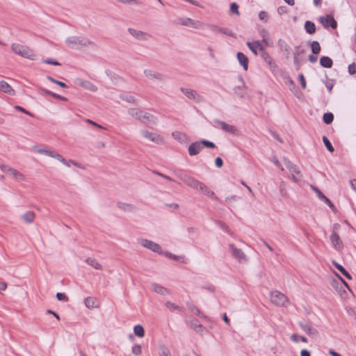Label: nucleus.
I'll use <instances>...</instances> for the list:
<instances>
[{"label": "nucleus", "instance_id": "obj_27", "mask_svg": "<svg viewBox=\"0 0 356 356\" xmlns=\"http://www.w3.org/2000/svg\"><path fill=\"white\" fill-rule=\"evenodd\" d=\"M189 326L197 333H202L205 330V327L197 320L190 322Z\"/></svg>", "mask_w": 356, "mask_h": 356}, {"label": "nucleus", "instance_id": "obj_34", "mask_svg": "<svg viewBox=\"0 0 356 356\" xmlns=\"http://www.w3.org/2000/svg\"><path fill=\"white\" fill-rule=\"evenodd\" d=\"M315 191L320 200L323 201L326 204H327L330 208L334 207L332 202L318 188H315Z\"/></svg>", "mask_w": 356, "mask_h": 356}, {"label": "nucleus", "instance_id": "obj_18", "mask_svg": "<svg viewBox=\"0 0 356 356\" xmlns=\"http://www.w3.org/2000/svg\"><path fill=\"white\" fill-rule=\"evenodd\" d=\"M277 44L280 50L285 54L286 57L289 58L291 49L287 42L282 39H279Z\"/></svg>", "mask_w": 356, "mask_h": 356}, {"label": "nucleus", "instance_id": "obj_53", "mask_svg": "<svg viewBox=\"0 0 356 356\" xmlns=\"http://www.w3.org/2000/svg\"><path fill=\"white\" fill-rule=\"evenodd\" d=\"M118 207L124 211H131L133 209V207L131 204L125 203H119Z\"/></svg>", "mask_w": 356, "mask_h": 356}, {"label": "nucleus", "instance_id": "obj_61", "mask_svg": "<svg viewBox=\"0 0 356 356\" xmlns=\"http://www.w3.org/2000/svg\"><path fill=\"white\" fill-rule=\"evenodd\" d=\"M238 80L242 83V86H241L236 87L234 88V91H235L236 93H238L237 90H241L243 88H244L245 86V82H244L243 79V77L241 76H238Z\"/></svg>", "mask_w": 356, "mask_h": 356}, {"label": "nucleus", "instance_id": "obj_16", "mask_svg": "<svg viewBox=\"0 0 356 356\" xmlns=\"http://www.w3.org/2000/svg\"><path fill=\"white\" fill-rule=\"evenodd\" d=\"M182 181H184L188 186L193 188L195 189H198L202 182L188 176L187 175H184V177L182 178Z\"/></svg>", "mask_w": 356, "mask_h": 356}, {"label": "nucleus", "instance_id": "obj_32", "mask_svg": "<svg viewBox=\"0 0 356 356\" xmlns=\"http://www.w3.org/2000/svg\"><path fill=\"white\" fill-rule=\"evenodd\" d=\"M212 31L225 34L228 36H231V37L234 36L233 31L227 28H220V27H218L216 26H213L212 28Z\"/></svg>", "mask_w": 356, "mask_h": 356}, {"label": "nucleus", "instance_id": "obj_24", "mask_svg": "<svg viewBox=\"0 0 356 356\" xmlns=\"http://www.w3.org/2000/svg\"><path fill=\"white\" fill-rule=\"evenodd\" d=\"M144 73L145 76L150 79H158V80H163V75L160 73H156L151 70H145Z\"/></svg>", "mask_w": 356, "mask_h": 356}, {"label": "nucleus", "instance_id": "obj_26", "mask_svg": "<svg viewBox=\"0 0 356 356\" xmlns=\"http://www.w3.org/2000/svg\"><path fill=\"white\" fill-rule=\"evenodd\" d=\"M301 328L309 335L310 336H315L317 334L318 332L317 330L314 328L311 325L306 323H300Z\"/></svg>", "mask_w": 356, "mask_h": 356}, {"label": "nucleus", "instance_id": "obj_13", "mask_svg": "<svg viewBox=\"0 0 356 356\" xmlns=\"http://www.w3.org/2000/svg\"><path fill=\"white\" fill-rule=\"evenodd\" d=\"M1 168L2 169L3 171H4L5 172H7L8 175L13 176L17 180L21 181V180L24 179V176L22 173H21L20 172H19L15 169L10 168L9 166L2 165V166H1Z\"/></svg>", "mask_w": 356, "mask_h": 356}, {"label": "nucleus", "instance_id": "obj_43", "mask_svg": "<svg viewBox=\"0 0 356 356\" xmlns=\"http://www.w3.org/2000/svg\"><path fill=\"white\" fill-rule=\"evenodd\" d=\"M291 340L295 343L299 342V341H301L304 343L307 342V339L303 336H298L297 334H293L291 336Z\"/></svg>", "mask_w": 356, "mask_h": 356}, {"label": "nucleus", "instance_id": "obj_56", "mask_svg": "<svg viewBox=\"0 0 356 356\" xmlns=\"http://www.w3.org/2000/svg\"><path fill=\"white\" fill-rule=\"evenodd\" d=\"M201 143H202V146L208 147V148H214L215 144L212 142L208 141V140H201Z\"/></svg>", "mask_w": 356, "mask_h": 356}, {"label": "nucleus", "instance_id": "obj_39", "mask_svg": "<svg viewBox=\"0 0 356 356\" xmlns=\"http://www.w3.org/2000/svg\"><path fill=\"white\" fill-rule=\"evenodd\" d=\"M134 334L138 337H143L145 336V330L143 326L137 325L134 327Z\"/></svg>", "mask_w": 356, "mask_h": 356}, {"label": "nucleus", "instance_id": "obj_51", "mask_svg": "<svg viewBox=\"0 0 356 356\" xmlns=\"http://www.w3.org/2000/svg\"><path fill=\"white\" fill-rule=\"evenodd\" d=\"M348 72L350 75L356 74V63H353L348 66Z\"/></svg>", "mask_w": 356, "mask_h": 356}, {"label": "nucleus", "instance_id": "obj_7", "mask_svg": "<svg viewBox=\"0 0 356 356\" xmlns=\"http://www.w3.org/2000/svg\"><path fill=\"white\" fill-rule=\"evenodd\" d=\"M284 163L286 167L289 169L291 174L292 179L295 182L299 181L300 179V171L296 165L292 163L290 161L284 159Z\"/></svg>", "mask_w": 356, "mask_h": 356}, {"label": "nucleus", "instance_id": "obj_11", "mask_svg": "<svg viewBox=\"0 0 356 356\" xmlns=\"http://www.w3.org/2000/svg\"><path fill=\"white\" fill-rule=\"evenodd\" d=\"M180 90L190 99H193L196 102H201L203 100L202 96L195 90L186 88H181Z\"/></svg>", "mask_w": 356, "mask_h": 356}, {"label": "nucleus", "instance_id": "obj_42", "mask_svg": "<svg viewBox=\"0 0 356 356\" xmlns=\"http://www.w3.org/2000/svg\"><path fill=\"white\" fill-rule=\"evenodd\" d=\"M334 120V115L332 113H325L323 116V120L326 124H329L332 122Z\"/></svg>", "mask_w": 356, "mask_h": 356}, {"label": "nucleus", "instance_id": "obj_21", "mask_svg": "<svg viewBox=\"0 0 356 356\" xmlns=\"http://www.w3.org/2000/svg\"><path fill=\"white\" fill-rule=\"evenodd\" d=\"M236 58L241 64V65L243 67L245 70H247L248 68V57L242 52H238L236 54Z\"/></svg>", "mask_w": 356, "mask_h": 356}, {"label": "nucleus", "instance_id": "obj_55", "mask_svg": "<svg viewBox=\"0 0 356 356\" xmlns=\"http://www.w3.org/2000/svg\"><path fill=\"white\" fill-rule=\"evenodd\" d=\"M293 62L294 65L296 66V70H298L300 67V63L298 58V53L293 54Z\"/></svg>", "mask_w": 356, "mask_h": 356}, {"label": "nucleus", "instance_id": "obj_5", "mask_svg": "<svg viewBox=\"0 0 356 356\" xmlns=\"http://www.w3.org/2000/svg\"><path fill=\"white\" fill-rule=\"evenodd\" d=\"M174 23L195 29H199L202 26V23L200 22H195L189 17H179L174 21Z\"/></svg>", "mask_w": 356, "mask_h": 356}, {"label": "nucleus", "instance_id": "obj_4", "mask_svg": "<svg viewBox=\"0 0 356 356\" xmlns=\"http://www.w3.org/2000/svg\"><path fill=\"white\" fill-rule=\"evenodd\" d=\"M33 151L36 153L45 154L46 155H47L49 156L56 158L58 160H59L60 161H61L63 164H65L67 166H70V163H71L73 165H76V163L74 161H67L61 155H60L58 153H57L55 151H51V150L46 149V148H44V149L40 148L36 146L33 147Z\"/></svg>", "mask_w": 356, "mask_h": 356}, {"label": "nucleus", "instance_id": "obj_47", "mask_svg": "<svg viewBox=\"0 0 356 356\" xmlns=\"http://www.w3.org/2000/svg\"><path fill=\"white\" fill-rule=\"evenodd\" d=\"M86 261L89 265L93 266L96 269H99L101 268V265L93 258H88Z\"/></svg>", "mask_w": 356, "mask_h": 356}, {"label": "nucleus", "instance_id": "obj_57", "mask_svg": "<svg viewBox=\"0 0 356 356\" xmlns=\"http://www.w3.org/2000/svg\"><path fill=\"white\" fill-rule=\"evenodd\" d=\"M298 78H299V81L300 82L302 88L303 89H305L306 86H307V83H306V81H305L304 75L302 74H300L298 75Z\"/></svg>", "mask_w": 356, "mask_h": 356}, {"label": "nucleus", "instance_id": "obj_14", "mask_svg": "<svg viewBox=\"0 0 356 356\" xmlns=\"http://www.w3.org/2000/svg\"><path fill=\"white\" fill-rule=\"evenodd\" d=\"M157 121L158 119L156 116L153 115L149 113L144 111L143 120L142 121V123L146 124L149 127H152L153 126L157 124Z\"/></svg>", "mask_w": 356, "mask_h": 356}, {"label": "nucleus", "instance_id": "obj_19", "mask_svg": "<svg viewBox=\"0 0 356 356\" xmlns=\"http://www.w3.org/2000/svg\"><path fill=\"white\" fill-rule=\"evenodd\" d=\"M128 113L131 117L134 118L135 119H136L142 122V121L143 120L144 111H142L138 108H129L128 110Z\"/></svg>", "mask_w": 356, "mask_h": 356}, {"label": "nucleus", "instance_id": "obj_15", "mask_svg": "<svg viewBox=\"0 0 356 356\" xmlns=\"http://www.w3.org/2000/svg\"><path fill=\"white\" fill-rule=\"evenodd\" d=\"M229 248L233 257H234L239 261L246 260L245 255L241 249L236 248L234 245H230Z\"/></svg>", "mask_w": 356, "mask_h": 356}, {"label": "nucleus", "instance_id": "obj_40", "mask_svg": "<svg viewBox=\"0 0 356 356\" xmlns=\"http://www.w3.org/2000/svg\"><path fill=\"white\" fill-rule=\"evenodd\" d=\"M22 218L26 222H32L35 218V213L33 211H28L22 216Z\"/></svg>", "mask_w": 356, "mask_h": 356}, {"label": "nucleus", "instance_id": "obj_33", "mask_svg": "<svg viewBox=\"0 0 356 356\" xmlns=\"http://www.w3.org/2000/svg\"><path fill=\"white\" fill-rule=\"evenodd\" d=\"M152 289L154 290V291H155L156 293H157L159 294L167 295L169 293V291L166 288H165L158 284H153L152 285Z\"/></svg>", "mask_w": 356, "mask_h": 356}, {"label": "nucleus", "instance_id": "obj_37", "mask_svg": "<svg viewBox=\"0 0 356 356\" xmlns=\"http://www.w3.org/2000/svg\"><path fill=\"white\" fill-rule=\"evenodd\" d=\"M309 44L313 54L316 55L320 53L321 48L318 41L310 42Z\"/></svg>", "mask_w": 356, "mask_h": 356}, {"label": "nucleus", "instance_id": "obj_38", "mask_svg": "<svg viewBox=\"0 0 356 356\" xmlns=\"http://www.w3.org/2000/svg\"><path fill=\"white\" fill-rule=\"evenodd\" d=\"M257 42H259V41L257 40V41H254L252 42H247V46L248 47V48L256 56L258 55L257 49L260 51V47L257 46Z\"/></svg>", "mask_w": 356, "mask_h": 356}, {"label": "nucleus", "instance_id": "obj_35", "mask_svg": "<svg viewBox=\"0 0 356 356\" xmlns=\"http://www.w3.org/2000/svg\"><path fill=\"white\" fill-rule=\"evenodd\" d=\"M165 307L170 309V311H178L179 312H184V308L183 307H180L175 303H173L170 301H168L165 302Z\"/></svg>", "mask_w": 356, "mask_h": 356}, {"label": "nucleus", "instance_id": "obj_12", "mask_svg": "<svg viewBox=\"0 0 356 356\" xmlns=\"http://www.w3.org/2000/svg\"><path fill=\"white\" fill-rule=\"evenodd\" d=\"M330 241L333 246V248L337 250L341 251L343 248V242L337 233L333 231L332 234L330 236Z\"/></svg>", "mask_w": 356, "mask_h": 356}, {"label": "nucleus", "instance_id": "obj_22", "mask_svg": "<svg viewBox=\"0 0 356 356\" xmlns=\"http://www.w3.org/2000/svg\"><path fill=\"white\" fill-rule=\"evenodd\" d=\"M197 190H200L203 194H204L205 195L211 197V198H213V199H217L215 193L213 191H211L204 184H203L202 182V184H200L199 188Z\"/></svg>", "mask_w": 356, "mask_h": 356}, {"label": "nucleus", "instance_id": "obj_1", "mask_svg": "<svg viewBox=\"0 0 356 356\" xmlns=\"http://www.w3.org/2000/svg\"><path fill=\"white\" fill-rule=\"evenodd\" d=\"M65 43L69 48L80 50L90 46L92 42L83 36H70L66 38Z\"/></svg>", "mask_w": 356, "mask_h": 356}, {"label": "nucleus", "instance_id": "obj_49", "mask_svg": "<svg viewBox=\"0 0 356 356\" xmlns=\"http://www.w3.org/2000/svg\"><path fill=\"white\" fill-rule=\"evenodd\" d=\"M142 348L140 345L136 344L132 347V353L135 355H139L141 354Z\"/></svg>", "mask_w": 356, "mask_h": 356}, {"label": "nucleus", "instance_id": "obj_44", "mask_svg": "<svg viewBox=\"0 0 356 356\" xmlns=\"http://www.w3.org/2000/svg\"><path fill=\"white\" fill-rule=\"evenodd\" d=\"M323 141L325 146L327 147V150L330 152H333L334 149L330 140L326 136H324L323 137Z\"/></svg>", "mask_w": 356, "mask_h": 356}, {"label": "nucleus", "instance_id": "obj_54", "mask_svg": "<svg viewBox=\"0 0 356 356\" xmlns=\"http://www.w3.org/2000/svg\"><path fill=\"white\" fill-rule=\"evenodd\" d=\"M119 2H121L124 4H136L138 5L140 3V1L138 0H117Z\"/></svg>", "mask_w": 356, "mask_h": 356}, {"label": "nucleus", "instance_id": "obj_20", "mask_svg": "<svg viewBox=\"0 0 356 356\" xmlns=\"http://www.w3.org/2000/svg\"><path fill=\"white\" fill-rule=\"evenodd\" d=\"M128 113L131 117L134 118L135 119H136L142 122V121L143 120L144 111H142L138 108H129L128 110Z\"/></svg>", "mask_w": 356, "mask_h": 356}, {"label": "nucleus", "instance_id": "obj_8", "mask_svg": "<svg viewBox=\"0 0 356 356\" xmlns=\"http://www.w3.org/2000/svg\"><path fill=\"white\" fill-rule=\"evenodd\" d=\"M257 46L260 47V56L263 58V60L269 65L270 68L276 67L277 65L273 61L272 57L266 51L261 43L260 42H257Z\"/></svg>", "mask_w": 356, "mask_h": 356}, {"label": "nucleus", "instance_id": "obj_60", "mask_svg": "<svg viewBox=\"0 0 356 356\" xmlns=\"http://www.w3.org/2000/svg\"><path fill=\"white\" fill-rule=\"evenodd\" d=\"M165 255H166L168 257L171 258V259H173L177 260V261H179V260H181V259H184V257H183L176 256V255H174V254H171V253H170V252H166V253H165Z\"/></svg>", "mask_w": 356, "mask_h": 356}, {"label": "nucleus", "instance_id": "obj_3", "mask_svg": "<svg viewBox=\"0 0 356 356\" xmlns=\"http://www.w3.org/2000/svg\"><path fill=\"white\" fill-rule=\"evenodd\" d=\"M270 301L277 307H287L290 305V300L287 296L277 290L270 293Z\"/></svg>", "mask_w": 356, "mask_h": 356}, {"label": "nucleus", "instance_id": "obj_46", "mask_svg": "<svg viewBox=\"0 0 356 356\" xmlns=\"http://www.w3.org/2000/svg\"><path fill=\"white\" fill-rule=\"evenodd\" d=\"M47 79L48 80H49L50 81H51L52 83H56V84L58 85V86H60L61 88H67V86L64 82H62V81H58V80L55 79L54 78H53L52 76H47Z\"/></svg>", "mask_w": 356, "mask_h": 356}, {"label": "nucleus", "instance_id": "obj_9", "mask_svg": "<svg viewBox=\"0 0 356 356\" xmlns=\"http://www.w3.org/2000/svg\"><path fill=\"white\" fill-rule=\"evenodd\" d=\"M213 126L216 128H220L223 131L235 134L237 131L235 127L227 124L225 122L220 121L219 120H214L213 122Z\"/></svg>", "mask_w": 356, "mask_h": 356}, {"label": "nucleus", "instance_id": "obj_6", "mask_svg": "<svg viewBox=\"0 0 356 356\" xmlns=\"http://www.w3.org/2000/svg\"><path fill=\"white\" fill-rule=\"evenodd\" d=\"M318 20L325 29L332 28L335 29L337 27V22L332 15H327L325 17L321 16Z\"/></svg>", "mask_w": 356, "mask_h": 356}, {"label": "nucleus", "instance_id": "obj_2", "mask_svg": "<svg viewBox=\"0 0 356 356\" xmlns=\"http://www.w3.org/2000/svg\"><path fill=\"white\" fill-rule=\"evenodd\" d=\"M11 49L15 52V54L19 55L22 57L30 60H34L35 58V55L33 50L26 46H24L17 43H13L11 44Z\"/></svg>", "mask_w": 356, "mask_h": 356}, {"label": "nucleus", "instance_id": "obj_23", "mask_svg": "<svg viewBox=\"0 0 356 356\" xmlns=\"http://www.w3.org/2000/svg\"><path fill=\"white\" fill-rule=\"evenodd\" d=\"M146 141L153 142L156 144L163 143V138L161 135H144Z\"/></svg>", "mask_w": 356, "mask_h": 356}, {"label": "nucleus", "instance_id": "obj_30", "mask_svg": "<svg viewBox=\"0 0 356 356\" xmlns=\"http://www.w3.org/2000/svg\"><path fill=\"white\" fill-rule=\"evenodd\" d=\"M320 65L325 68H331L333 61L329 56H323L320 58Z\"/></svg>", "mask_w": 356, "mask_h": 356}, {"label": "nucleus", "instance_id": "obj_52", "mask_svg": "<svg viewBox=\"0 0 356 356\" xmlns=\"http://www.w3.org/2000/svg\"><path fill=\"white\" fill-rule=\"evenodd\" d=\"M42 62L47 64H50L56 66L60 65V63L56 60H54L51 58L42 59Z\"/></svg>", "mask_w": 356, "mask_h": 356}, {"label": "nucleus", "instance_id": "obj_59", "mask_svg": "<svg viewBox=\"0 0 356 356\" xmlns=\"http://www.w3.org/2000/svg\"><path fill=\"white\" fill-rule=\"evenodd\" d=\"M56 298H58V300H62V301H67L68 300V298L67 297V296L65 293H57Z\"/></svg>", "mask_w": 356, "mask_h": 356}, {"label": "nucleus", "instance_id": "obj_10", "mask_svg": "<svg viewBox=\"0 0 356 356\" xmlns=\"http://www.w3.org/2000/svg\"><path fill=\"white\" fill-rule=\"evenodd\" d=\"M139 243L142 246L152 250L153 252H157L159 254L162 253L161 247L159 244H157L152 241L143 238L139 241Z\"/></svg>", "mask_w": 356, "mask_h": 356}, {"label": "nucleus", "instance_id": "obj_28", "mask_svg": "<svg viewBox=\"0 0 356 356\" xmlns=\"http://www.w3.org/2000/svg\"><path fill=\"white\" fill-rule=\"evenodd\" d=\"M120 97L121 99L124 100L127 102L138 104V99H136L129 92L120 94Z\"/></svg>", "mask_w": 356, "mask_h": 356}, {"label": "nucleus", "instance_id": "obj_31", "mask_svg": "<svg viewBox=\"0 0 356 356\" xmlns=\"http://www.w3.org/2000/svg\"><path fill=\"white\" fill-rule=\"evenodd\" d=\"M128 31L132 36L137 39L144 40L145 39V36L147 35V33L141 31H137L132 28H129Z\"/></svg>", "mask_w": 356, "mask_h": 356}, {"label": "nucleus", "instance_id": "obj_63", "mask_svg": "<svg viewBox=\"0 0 356 356\" xmlns=\"http://www.w3.org/2000/svg\"><path fill=\"white\" fill-rule=\"evenodd\" d=\"M215 164L218 168H221L223 165L222 159L220 157H217L215 160Z\"/></svg>", "mask_w": 356, "mask_h": 356}, {"label": "nucleus", "instance_id": "obj_62", "mask_svg": "<svg viewBox=\"0 0 356 356\" xmlns=\"http://www.w3.org/2000/svg\"><path fill=\"white\" fill-rule=\"evenodd\" d=\"M286 12H287V8L285 6H279L277 8V13L280 15L285 14Z\"/></svg>", "mask_w": 356, "mask_h": 356}, {"label": "nucleus", "instance_id": "obj_29", "mask_svg": "<svg viewBox=\"0 0 356 356\" xmlns=\"http://www.w3.org/2000/svg\"><path fill=\"white\" fill-rule=\"evenodd\" d=\"M84 302L86 306L89 309L97 307L99 305L98 300L92 297L86 298Z\"/></svg>", "mask_w": 356, "mask_h": 356}, {"label": "nucleus", "instance_id": "obj_25", "mask_svg": "<svg viewBox=\"0 0 356 356\" xmlns=\"http://www.w3.org/2000/svg\"><path fill=\"white\" fill-rule=\"evenodd\" d=\"M305 30L307 33L313 35L316 33V27L315 24L312 21H306L304 25Z\"/></svg>", "mask_w": 356, "mask_h": 356}, {"label": "nucleus", "instance_id": "obj_17", "mask_svg": "<svg viewBox=\"0 0 356 356\" xmlns=\"http://www.w3.org/2000/svg\"><path fill=\"white\" fill-rule=\"evenodd\" d=\"M203 146L201 141L193 143L188 147V153L191 156L198 154L202 149Z\"/></svg>", "mask_w": 356, "mask_h": 356}, {"label": "nucleus", "instance_id": "obj_36", "mask_svg": "<svg viewBox=\"0 0 356 356\" xmlns=\"http://www.w3.org/2000/svg\"><path fill=\"white\" fill-rule=\"evenodd\" d=\"M0 91L5 92V93H8V94H11L12 92H13V90L7 82H6L4 81H0Z\"/></svg>", "mask_w": 356, "mask_h": 356}, {"label": "nucleus", "instance_id": "obj_45", "mask_svg": "<svg viewBox=\"0 0 356 356\" xmlns=\"http://www.w3.org/2000/svg\"><path fill=\"white\" fill-rule=\"evenodd\" d=\"M188 309L193 312L194 314H195L196 315L202 317V318H206L205 316H204L201 311L197 308L195 306L193 305H188Z\"/></svg>", "mask_w": 356, "mask_h": 356}, {"label": "nucleus", "instance_id": "obj_48", "mask_svg": "<svg viewBox=\"0 0 356 356\" xmlns=\"http://www.w3.org/2000/svg\"><path fill=\"white\" fill-rule=\"evenodd\" d=\"M159 356H171L170 350L165 346L160 348Z\"/></svg>", "mask_w": 356, "mask_h": 356}, {"label": "nucleus", "instance_id": "obj_58", "mask_svg": "<svg viewBox=\"0 0 356 356\" xmlns=\"http://www.w3.org/2000/svg\"><path fill=\"white\" fill-rule=\"evenodd\" d=\"M259 18L261 20L266 22L268 19V14L265 11H260L259 13Z\"/></svg>", "mask_w": 356, "mask_h": 356}, {"label": "nucleus", "instance_id": "obj_50", "mask_svg": "<svg viewBox=\"0 0 356 356\" xmlns=\"http://www.w3.org/2000/svg\"><path fill=\"white\" fill-rule=\"evenodd\" d=\"M230 12L232 13L239 15L238 5L236 3L233 2L230 4Z\"/></svg>", "mask_w": 356, "mask_h": 356}, {"label": "nucleus", "instance_id": "obj_41", "mask_svg": "<svg viewBox=\"0 0 356 356\" xmlns=\"http://www.w3.org/2000/svg\"><path fill=\"white\" fill-rule=\"evenodd\" d=\"M334 266L337 268L344 276H346L348 279H351V276L349 273L340 264L337 262H333Z\"/></svg>", "mask_w": 356, "mask_h": 356}, {"label": "nucleus", "instance_id": "obj_64", "mask_svg": "<svg viewBox=\"0 0 356 356\" xmlns=\"http://www.w3.org/2000/svg\"><path fill=\"white\" fill-rule=\"evenodd\" d=\"M272 161L273 162V163L279 168H280L282 170H284V168L282 167V165L280 163V162L278 161V159L275 157H274L273 159H272Z\"/></svg>", "mask_w": 356, "mask_h": 356}]
</instances>
